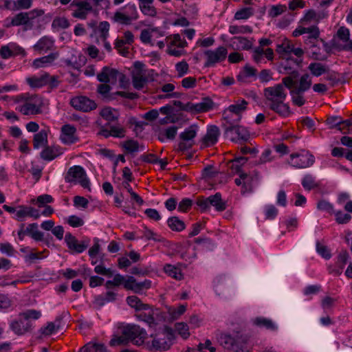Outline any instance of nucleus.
Returning <instances> with one entry per match:
<instances>
[{"label": "nucleus", "instance_id": "1", "mask_svg": "<svg viewBox=\"0 0 352 352\" xmlns=\"http://www.w3.org/2000/svg\"><path fill=\"white\" fill-rule=\"evenodd\" d=\"M286 87L283 83L276 84L263 89L265 104L280 116L287 117L291 114L289 107L285 103L287 98Z\"/></svg>", "mask_w": 352, "mask_h": 352}, {"label": "nucleus", "instance_id": "2", "mask_svg": "<svg viewBox=\"0 0 352 352\" xmlns=\"http://www.w3.org/2000/svg\"><path fill=\"white\" fill-rule=\"evenodd\" d=\"M15 103H21L16 107V110L25 116L40 114L43 106V100L38 95L21 94L12 98Z\"/></svg>", "mask_w": 352, "mask_h": 352}, {"label": "nucleus", "instance_id": "3", "mask_svg": "<svg viewBox=\"0 0 352 352\" xmlns=\"http://www.w3.org/2000/svg\"><path fill=\"white\" fill-rule=\"evenodd\" d=\"M65 181L74 184H79L84 188L91 190L89 180L87 177L85 170L80 166L70 167L65 175Z\"/></svg>", "mask_w": 352, "mask_h": 352}, {"label": "nucleus", "instance_id": "4", "mask_svg": "<svg viewBox=\"0 0 352 352\" xmlns=\"http://www.w3.org/2000/svg\"><path fill=\"white\" fill-rule=\"evenodd\" d=\"M151 337L153 340L151 348L155 351H162L170 349L174 336L170 328L165 327L162 331L159 332L154 336H151Z\"/></svg>", "mask_w": 352, "mask_h": 352}, {"label": "nucleus", "instance_id": "5", "mask_svg": "<svg viewBox=\"0 0 352 352\" xmlns=\"http://www.w3.org/2000/svg\"><path fill=\"white\" fill-rule=\"evenodd\" d=\"M296 59H286L283 61L279 66V72L288 76L282 79V82L287 88H291L294 84V80L298 79L299 73L292 65H296Z\"/></svg>", "mask_w": 352, "mask_h": 352}, {"label": "nucleus", "instance_id": "6", "mask_svg": "<svg viewBox=\"0 0 352 352\" xmlns=\"http://www.w3.org/2000/svg\"><path fill=\"white\" fill-rule=\"evenodd\" d=\"M125 8L126 9L125 12L119 10L114 13L112 19L115 23L129 25L138 19L139 14L135 4H129Z\"/></svg>", "mask_w": 352, "mask_h": 352}, {"label": "nucleus", "instance_id": "7", "mask_svg": "<svg viewBox=\"0 0 352 352\" xmlns=\"http://www.w3.org/2000/svg\"><path fill=\"white\" fill-rule=\"evenodd\" d=\"M197 204L202 210H206L212 206L216 210L221 212L225 210L227 207L226 202L222 199L220 192H217L207 198H200L197 200Z\"/></svg>", "mask_w": 352, "mask_h": 352}, {"label": "nucleus", "instance_id": "8", "mask_svg": "<svg viewBox=\"0 0 352 352\" xmlns=\"http://www.w3.org/2000/svg\"><path fill=\"white\" fill-rule=\"evenodd\" d=\"M142 311V312L135 314V317L139 320L146 322L150 327H155L162 321L163 316L160 309H153L148 305V309Z\"/></svg>", "mask_w": 352, "mask_h": 352}, {"label": "nucleus", "instance_id": "9", "mask_svg": "<svg viewBox=\"0 0 352 352\" xmlns=\"http://www.w3.org/2000/svg\"><path fill=\"white\" fill-rule=\"evenodd\" d=\"M204 54L206 57L204 66L206 67H214L216 64L226 60L228 50L224 46H220L215 50H206Z\"/></svg>", "mask_w": 352, "mask_h": 352}, {"label": "nucleus", "instance_id": "10", "mask_svg": "<svg viewBox=\"0 0 352 352\" xmlns=\"http://www.w3.org/2000/svg\"><path fill=\"white\" fill-rule=\"evenodd\" d=\"M122 333L129 341L133 342L136 345H141L146 338L147 333L145 330L138 325H127L122 329Z\"/></svg>", "mask_w": 352, "mask_h": 352}, {"label": "nucleus", "instance_id": "11", "mask_svg": "<svg viewBox=\"0 0 352 352\" xmlns=\"http://www.w3.org/2000/svg\"><path fill=\"white\" fill-rule=\"evenodd\" d=\"M69 8L72 10V16L81 20L86 19L88 14L93 11L91 4L87 1H73Z\"/></svg>", "mask_w": 352, "mask_h": 352}, {"label": "nucleus", "instance_id": "12", "mask_svg": "<svg viewBox=\"0 0 352 352\" xmlns=\"http://www.w3.org/2000/svg\"><path fill=\"white\" fill-rule=\"evenodd\" d=\"M290 159L292 165L298 168H306L309 167L315 161L314 155L305 151L292 154Z\"/></svg>", "mask_w": 352, "mask_h": 352}, {"label": "nucleus", "instance_id": "13", "mask_svg": "<svg viewBox=\"0 0 352 352\" xmlns=\"http://www.w3.org/2000/svg\"><path fill=\"white\" fill-rule=\"evenodd\" d=\"M135 69L132 72V82L136 89H142L147 82L144 65L139 61L134 63Z\"/></svg>", "mask_w": 352, "mask_h": 352}, {"label": "nucleus", "instance_id": "14", "mask_svg": "<svg viewBox=\"0 0 352 352\" xmlns=\"http://www.w3.org/2000/svg\"><path fill=\"white\" fill-rule=\"evenodd\" d=\"M198 127L197 125H191L186 128L184 132L179 135L181 142L179 144V148L182 151L190 148L194 144L193 139L197 135Z\"/></svg>", "mask_w": 352, "mask_h": 352}, {"label": "nucleus", "instance_id": "15", "mask_svg": "<svg viewBox=\"0 0 352 352\" xmlns=\"http://www.w3.org/2000/svg\"><path fill=\"white\" fill-rule=\"evenodd\" d=\"M225 133L232 142L247 141L250 138L248 131L241 125L228 126L224 128Z\"/></svg>", "mask_w": 352, "mask_h": 352}, {"label": "nucleus", "instance_id": "16", "mask_svg": "<svg viewBox=\"0 0 352 352\" xmlns=\"http://www.w3.org/2000/svg\"><path fill=\"white\" fill-rule=\"evenodd\" d=\"M124 78V76L122 73L116 69L109 67H104L102 71L97 75V78L100 82L111 84H115L118 79L122 81Z\"/></svg>", "mask_w": 352, "mask_h": 352}, {"label": "nucleus", "instance_id": "17", "mask_svg": "<svg viewBox=\"0 0 352 352\" xmlns=\"http://www.w3.org/2000/svg\"><path fill=\"white\" fill-rule=\"evenodd\" d=\"M60 139L63 144L67 145L78 142L79 138L77 135L76 128L69 124L63 125L60 129Z\"/></svg>", "mask_w": 352, "mask_h": 352}, {"label": "nucleus", "instance_id": "18", "mask_svg": "<svg viewBox=\"0 0 352 352\" xmlns=\"http://www.w3.org/2000/svg\"><path fill=\"white\" fill-rule=\"evenodd\" d=\"M151 287V281L146 279L142 282H138L133 276H128L124 282V288L131 290L135 294H141L144 290H147Z\"/></svg>", "mask_w": 352, "mask_h": 352}, {"label": "nucleus", "instance_id": "19", "mask_svg": "<svg viewBox=\"0 0 352 352\" xmlns=\"http://www.w3.org/2000/svg\"><path fill=\"white\" fill-rule=\"evenodd\" d=\"M71 105L77 110L88 112L96 109V103L86 96H78L71 100Z\"/></svg>", "mask_w": 352, "mask_h": 352}, {"label": "nucleus", "instance_id": "20", "mask_svg": "<svg viewBox=\"0 0 352 352\" xmlns=\"http://www.w3.org/2000/svg\"><path fill=\"white\" fill-rule=\"evenodd\" d=\"M134 41V36L129 31H125L122 38H118L115 41V48L122 56H126L129 54V48L125 47V45H131Z\"/></svg>", "mask_w": 352, "mask_h": 352}, {"label": "nucleus", "instance_id": "21", "mask_svg": "<svg viewBox=\"0 0 352 352\" xmlns=\"http://www.w3.org/2000/svg\"><path fill=\"white\" fill-rule=\"evenodd\" d=\"M10 327L14 333L21 336L32 330V324L31 321H26L23 317L19 316L10 322Z\"/></svg>", "mask_w": 352, "mask_h": 352}, {"label": "nucleus", "instance_id": "22", "mask_svg": "<svg viewBox=\"0 0 352 352\" xmlns=\"http://www.w3.org/2000/svg\"><path fill=\"white\" fill-rule=\"evenodd\" d=\"M252 59L257 65L266 63V60L272 61L274 59V51L271 48L265 50L261 47H257L252 52Z\"/></svg>", "mask_w": 352, "mask_h": 352}, {"label": "nucleus", "instance_id": "23", "mask_svg": "<svg viewBox=\"0 0 352 352\" xmlns=\"http://www.w3.org/2000/svg\"><path fill=\"white\" fill-rule=\"evenodd\" d=\"M220 130L215 125L208 127L206 135L201 139V146L208 147L215 144L220 135Z\"/></svg>", "mask_w": 352, "mask_h": 352}, {"label": "nucleus", "instance_id": "24", "mask_svg": "<svg viewBox=\"0 0 352 352\" xmlns=\"http://www.w3.org/2000/svg\"><path fill=\"white\" fill-rule=\"evenodd\" d=\"M28 217L38 219L41 217V214L38 210L32 206L24 205L17 206L16 220L23 221Z\"/></svg>", "mask_w": 352, "mask_h": 352}, {"label": "nucleus", "instance_id": "25", "mask_svg": "<svg viewBox=\"0 0 352 352\" xmlns=\"http://www.w3.org/2000/svg\"><path fill=\"white\" fill-rule=\"evenodd\" d=\"M213 102L209 98H204L201 102L197 103L187 102L188 112L197 113L200 112H206L211 109Z\"/></svg>", "mask_w": 352, "mask_h": 352}, {"label": "nucleus", "instance_id": "26", "mask_svg": "<svg viewBox=\"0 0 352 352\" xmlns=\"http://www.w3.org/2000/svg\"><path fill=\"white\" fill-rule=\"evenodd\" d=\"M312 80L309 74H303L298 81L297 79L294 80V84L289 89H293L300 93H305L309 90L311 86Z\"/></svg>", "mask_w": 352, "mask_h": 352}, {"label": "nucleus", "instance_id": "27", "mask_svg": "<svg viewBox=\"0 0 352 352\" xmlns=\"http://www.w3.org/2000/svg\"><path fill=\"white\" fill-rule=\"evenodd\" d=\"M155 34H157L159 36H163L164 34L158 28H153L149 29H144L141 31L140 38L143 43L149 44L151 46L155 45V41H153V38Z\"/></svg>", "mask_w": 352, "mask_h": 352}, {"label": "nucleus", "instance_id": "28", "mask_svg": "<svg viewBox=\"0 0 352 352\" xmlns=\"http://www.w3.org/2000/svg\"><path fill=\"white\" fill-rule=\"evenodd\" d=\"M21 54H24L23 49L14 43L3 45L0 49V55L5 59Z\"/></svg>", "mask_w": 352, "mask_h": 352}, {"label": "nucleus", "instance_id": "29", "mask_svg": "<svg viewBox=\"0 0 352 352\" xmlns=\"http://www.w3.org/2000/svg\"><path fill=\"white\" fill-rule=\"evenodd\" d=\"M254 39L243 36H234L231 39L232 45L236 50H249L253 46Z\"/></svg>", "mask_w": 352, "mask_h": 352}, {"label": "nucleus", "instance_id": "30", "mask_svg": "<svg viewBox=\"0 0 352 352\" xmlns=\"http://www.w3.org/2000/svg\"><path fill=\"white\" fill-rule=\"evenodd\" d=\"M138 6L141 12L148 16L155 17L157 10L153 6L155 0H138Z\"/></svg>", "mask_w": 352, "mask_h": 352}, {"label": "nucleus", "instance_id": "31", "mask_svg": "<svg viewBox=\"0 0 352 352\" xmlns=\"http://www.w3.org/2000/svg\"><path fill=\"white\" fill-rule=\"evenodd\" d=\"M54 47V41L47 36H43L34 45V49L41 54L52 50Z\"/></svg>", "mask_w": 352, "mask_h": 352}, {"label": "nucleus", "instance_id": "32", "mask_svg": "<svg viewBox=\"0 0 352 352\" xmlns=\"http://www.w3.org/2000/svg\"><path fill=\"white\" fill-rule=\"evenodd\" d=\"M338 37L345 42V45L342 47V50L352 52V41L349 39L350 32L348 28L340 27L337 32Z\"/></svg>", "mask_w": 352, "mask_h": 352}, {"label": "nucleus", "instance_id": "33", "mask_svg": "<svg viewBox=\"0 0 352 352\" xmlns=\"http://www.w3.org/2000/svg\"><path fill=\"white\" fill-rule=\"evenodd\" d=\"M58 57V52L51 53L47 56L36 58L33 61L32 65L35 68L43 67L51 65Z\"/></svg>", "mask_w": 352, "mask_h": 352}, {"label": "nucleus", "instance_id": "34", "mask_svg": "<svg viewBox=\"0 0 352 352\" xmlns=\"http://www.w3.org/2000/svg\"><path fill=\"white\" fill-rule=\"evenodd\" d=\"M48 74L45 73L40 76H32L26 79L28 84L32 88H40L47 85Z\"/></svg>", "mask_w": 352, "mask_h": 352}, {"label": "nucleus", "instance_id": "35", "mask_svg": "<svg viewBox=\"0 0 352 352\" xmlns=\"http://www.w3.org/2000/svg\"><path fill=\"white\" fill-rule=\"evenodd\" d=\"M253 324L258 327H265V329L271 331H276L277 326L275 323L269 318L264 317H256L253 320Z\"/></svg>", "mask_w": 352, "mask_h": 352}, {"label": "nucleus", "instance_id": "36", "mask_svg": "<svg viewBox=\"0 0 352 352\" xmlns=\"http://www.w3.org/2000/svg\"><path fill=\"white\" fill-rule=\"evenodd\" d=\"M219 343L226 349H232L236 343L235 338L226 333H220L217 338Z\"/></svg>", "mask_w": 352, "mask_h": 352}, {"label": "nucleus", "instance_id": "37", "mask_svg": "<svg viewBox=\"0 0 352 352\" xmlns=\"http://www.w3.org/2000/svg\"><path fill=\"white\" fill-rule=\"evenodd\" d=\"M127 304L135 309V311L146 310L148 309V305L143 303L136 296H128L126 299Z\"/></svg>", "mask_w": 352, "mask_h": 352}, {"label": "nucleus", "instance_id": "38", "mask_svg": "<svg viewBox=\"0 0 352 352\" xmlns=\"http://www.w3.org/2000/svg\"><path fill=\"white\" fill-rule=\"evenodd\" d=\"M308 69L314 76H320L329 72V67L318 62L311 63L308 66Z\"/></svg>", "mask_w": 352, "mask_h": 352}, {"label": "nucleus", "instance_id": "39", "mask_svg": "<svg viewBox=\"0 0 352 352\" xmlns=\"http://www.w3.org/2000/svg\"><path fill=\"white\" fill-rule=\"evenodd\" d=\"M47 144V132L46 130H41L34 135L33 145L34 148H38Z\"/></svg>", "mask_w": 352, "mask_h": 352}, {"label": "nucleus", "instance_id": "40", "mask_svg": "<svg viewBox=\"0 0 352 352\" xmlns=\"http://www.w3.org/2000/svg\"><path fill=\"white\" fill-rule=\"evenodd\" d=\"M30 19L26 12H20L11 19L10 23L6 25V27L19 26L26 25L29 23Z\"/></svg>", "mask_w": 352, "mask_h": 352}, {"label": "nucleus", "instance_id": "41", "mask_svg": "<svg viewBox=\"0 0 352 352\" xmlns=\"http://www.w3.org/2000/svg\"><path fill=\"white\" fill-rule=\"evenodd\" d=\"M122 147L125 150V151L128 153H133L138 152L139 150H144V145H140L138 141L134 140H129L124 142L122 144Z\"/></svg>", "mask_w": 352, "mask_h": 352}, {"label": "nucleus", "instance_id": "42", "mask_svg": "<svg viewBox=\"0 0 352 352\" xmlns=\"http://www.w3.org/2000/svg\"><path fill=\"white\" fill-rule=\"evenodd\" d=\"M164 270L166 274L175 280H180L184 278L181 270L175 265L166 264Z\"/></svg>", "mask_w": 352, "mask_h": 352}, {"label": "nucleus", "instance_id": "43", "mask_svg": "<svg viewBox=\"0 0 352 352\" xmlns=\"http://www.w3.org/2000/svg\"><path fill=\"white\" fill-rule=\"evenodd\" d=\"M247 104L248 102L245 100H242L240 103L230 105L223 112L241 116V113L246 109Z\"/></svg>", "mask_w": 352, "mask_h": 352}, {"label": "nucleus", "instance_id": "44", "mask_svg": "<svg viewBox=\"0 0 352 352\" xmlns=\"http://www.w3.org/2000/svg\"><path fill=\"white\" fill-rule=\"evenodd\" d=\"M256 74V69L253 67L246 65L243 70L237 76V79L241 82H245L247 78L255 76Z\"/></svg>", "mask_w": 352, "mask_h": 352}, {"label": "nucleus", "instance_id": "45", "mask_svg": "<svg viewBox=\"0 0 352 352\" xmlns=\"http://www.w3.org/2000/svg\"><path fill=\"white\" fill-rule=\"evenodd\" d=\"M167 223L168 227L173 230L175 232H181L185 228V224L184 222L182 220H180L177 217H170Z\"/></svg>", "mask_w": 352, "mask_h": 352}, {"label": "nucleus", "instance_id": "46", "mask_svg": "<svg viewBox=\"0 0 352 352\" xmlns=\"http://www.w3.org/2000/svg\"><path fill=\"white\" fill-rule=\"evenodd\" d=\"M223 115L225 120V123L223 124V128L228 127V126L239 125L238 123L241 119V116H238L233 113L229 114L223 112Z\"/></svg>", "mask_w": 352, "mask_h": 352}, {"label": "nucleus", "instance_id": "47", "mask_svg": "<svg viewBox=\"0 0 352 352\" xmlns=\"http://www.w3.org/2000/svg\"><path fill=\"white\" fill-rule=\"evenodd\" d=\"M177 127L175 126L168 127L163 133L159 134L158 140L160 142H164L166 139L173 140L177 135Z\"/></svg>", "mask_w": 352, "mask_h": 352}, {"label": "nucleus", "instance_id": "48", "mask_svg": "<svg viewBox=\"0 0 352 352\" xmlns=\"http://www.w3.org/2000/svg\"><path fill=\"white\" fill-rule=\"evenodd\" d=\"M166 40H170L168 46H176L178 47L184 48L187 45L186 41L184 39H182L181 36L179 34H175L173 36H168L166 38Z\"/></svg>", "mask_w": 352, "mask_h": 352}, {"label": "nucleus", "instance_id": "49", "mask_svg": "<svg viewBox=\"0 0 352 352\" xmlns=\"http://www.w3.org/2000/svg\"><path fill=\"white\" fill-rule=\"evenodd\" d=\"M293 49V44L287 38H284L280 44L276 46V52L278 54H291V50Z\"/></svg>", "mask_w": 352, "mask_h": 352}, {"label": "nucleus", "instance_id": "50", "mask_svg": "<svg viewBox=\"0 0 352 352\" xmlns=\"http://www.w3.org/2000/svg\"><path fill=\"white\" fill-rule=\"evenodd\" d=\"M126 281V278L124 276L117 274L113 276V280H107L105 283V287L107 289H112L114 287H117L123 284L124 286V282Z\"/></svg>", "mask_w": 352, "mask_h": 352}, {"label": "nucleus", "instance_id": "51", "mask_svg": "<svg viewBox=\"0 0 352 352\" xmlns=\"http://www.w3.org/2000/svg\"><path fill=\"white\" fill-rule=\"evenodd\" d=\"M100 114L104 119L109 122L115 121L118 118V113L116 111L110 107L102 109Z\"/></svg>", "mask_w": 352, "mask_h": 352}, {"label": "nucleus", "instance_id": "52", "mask_svg": "<svg viewBox=\"0 0 352 352\" xmlns=\"http://www.w3.org/2000/svg\"><path fill=\"white\" fill-rule=\"evenodd\" d=\"M254 13V10L252 8H243L235 13L234 19L236 20L248 19L252 16Z\"/></svg>", "mask_w": 352, "mask_h": 352}, {"label": "nucleus", "instance_id": "53", "mask_svg": "<svg viewBox=\"0 0 352 352\" xmlns=\"http://www.w3.org/2000/svg\"><path fill=\"white\" fill-rule=\"evenodd\" d=\"M19 316L23 317L26 321H30V320H37L41 316L40 311L35 309H27L23 312L19 313Z\"/></svg>", "mask_w": 352, "mask_h": 352}, {"label": "nucleus", "instance_id": "54", "mask_svg": "<svg viewBox=\"0 0 352 352\" xmlns=\"http://www.w3.org/2000/svg\"><path fill=\"white\" fill-rule=\"evenodd\" d=\"M229 32L232 34H250L252 32V28L248 25H230Z\"/></svg>", "mask_w": 352, "mask_h": 352}, {"label": "nucleus", "instance_id": "55", "mask_svg": "<svg viewBox=\"0 0 352 352\" xmlns=\"http://www.w3.org/2000/svg\"><path fill=\"white\" fill-rule=\"evenodd\" d=\"M302 185L305 189L308 190L318 188L319 186V184L315 180L314 177L310 175H307L304 177L302 181Z\"/></svg>", "mask_w": 352, "mask_h": 352}, {"label": "nucleus", "instance_id": "56", "mask_svg": "<svg viewBox=\"0 0 352 352\" xmlns=\"http://www.w3.org/2000/svg\"><path fill=\"white\" fill-rule=\"evenodd\" d=\"M292 96V102L298 107L302 106L305 103L304 93H300L297 91L289 89Z\"/></svg>", "mask_w": 352, "mask_h": 352}, {"label": "nucleus", "instance_id": "57", "mask_svg": "<svg viewBox=\"0 0 352 352\" xmlns=\"http://www.w3.org/2000/svg\"><path fill=\"white\" fill-rule=\"evenodd\" d=\"M186 310V305H180L177 308L170 307L168 309V313L173 320L177 319Z\"/></svg>", "mask_w": 352, "mask_h": 352}, {"label": "nucleus", "instance_id": "58", "mask_svg": "<svg viewBox=\"0 0 352 352\" xmlns=\"http://www.w3.org/2000/svg\"><path fill=\"white\" fill-rule=\"evenodd\" d=\"M319 17L317 16L316 12L314 10H308L302 19L301 22L304 25H307L311 21L318 22Z\"/></svg>", "mask_w": 352, "mask_h": 352}, {"label": "nucleus", "instance_id": "59", "mask_svg": "<svg viewBox=\"0 0 352 352\" xmlns=\"http://www.w3.org/2000/svg\"><path fill=\"white\" fill-rule=\"evenodd\" d=\"M58 155L57 151L51 147H46L41 153V157L45 160H52Z\"/></svg>", "mask_w": 352, "mask_h": 352}, {"label": "nucleus", "instance_id": "60", "mask_svg": "<svg viewBox=\"0 0 352 352\" xmlns=\"http://www.w3.org/2000/svg\"><path fill=\"white\" fill-rule=\"evenodd\" d=\"M109 28L110 25L107 21H102L100 23L98 26L99 39L104 40L105 38H108Z\"/></svg>", "mask_w": 352, "mask_h": 352}, {"label": "nucleus", "instance_id": "61", "mask_svg": "<svg viewBox=\"0 0 352 352\" xmlns=\"http://www.w3.org/2000/svg\"><path fill=\"white\" fill-rule=\"evenodd\" d=\"M175 69L178 77H182L189 71V65L186 60H182L175 65Z\"/></svg>", "mask_w": 352, "mask_h": 352}, {"label": "nucleus", "instance_id": "62", "mask_svg": "<svg viewBox=\"0 0 352 352\" xmlns=\"http://www.w3.org/2000/svg\"><path fill=\"white\" fill-rule=\"evenodd\" d=\"M58 327L53 322H47L46 326L40 329L41 333L44 336H48L54 333Z\"/></svg>", "mask_w": 352, "mask_h": 352}, {"label": "nucleus", "instance_id": "63", "mask_svg": "<svg viewBox=\"0 0 352 352\" xmlns=\"http://www.w3.org/2000/svg\"><path fill=\"white\" fill-rule=\"evenodd\" d=\"M175 329L178 333L184 339L190 336L189 329L187 324L184 322H178L175 324Z\"/></svg>", "mask_w": 352, "mask_h": 352}, {"label": "nucleus", "instance_id": "64", "mask_svg": "<svg viewBox=\"0 0 352 352\" xmlns=\"http://www.w3.org/2000/svg\"><path fill=\"white\" fill-rule=\"evenodd\" d=\"M143 236L147 240H153L155 241H162V238L153 230L145 227L142 231Z\"/></svg>", "mask_w": 352, "mask_h": 352}]
</instances>
